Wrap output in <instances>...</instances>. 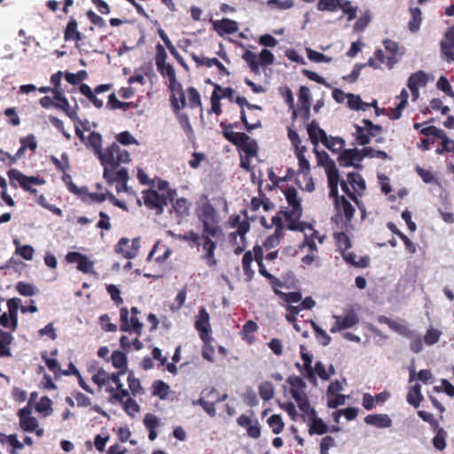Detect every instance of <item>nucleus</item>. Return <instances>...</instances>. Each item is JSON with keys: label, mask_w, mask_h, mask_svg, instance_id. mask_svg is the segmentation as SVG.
Masks as SVG:
<instances>
[{"label": "nucleus", "mask_w": 454, "mask_h": 454, "mask_svg": "<svg viewBox=\"0 0 454 454\" xmlns=\"http://www.w3.org/2000/svg\"><path fill=\"white\" fill-rule=\"evenodd\" d=\"M437 89L443 91L447 96L454 99V91L450 83L445 76H441L436 82Z\"/></svg>", "instance_id": "774afa93"}, {"label": "nucleus", "mask_w": 454, "mask_h": 454, "mask_svg": "<svg viewBox=\"0 0 454 454\" xmlns=\"http://www.w3.org/2000/svg\"><path fill=\"white\" fill-rule=\"evenodd\" d=\"M172 202V208L176 212V214L181 217L187 215L189 214L190 209V202L184 199L180 198L176 199V201Z\"/></svg>", "instance_id": "a19ab883"}, {"label": "nucleus", "mask_w": 454, "mask_h": 454, "mask_svg": "<svg viewBox=\"0 0 454 454\" xmlns=\"http://www.w3.org/2000/svg\"><path fill=\"white\" fill-rule=\"evenodd\" d=\"M106 106L110 109L115 110V109H122L127 110L131 106L130 102H121L120 101L114 93H112L108 96V101L106 104Z\"/></svg>", "instance_id": "4d7b16f0"}, {"label": "nucleus", "mask_w": 454, "mask_h": 454, "mask_svg": "<svg viewBox=\"0 0 454 454\" xmlns=\"http://www.w3.org/2000/svg\"><path fill=\"white\" fill-rule=\"evenodd\" d=\"M202 248L205 251V254L201 258L206 261L207 266L210 268L216 266L217 260L215 257L216 243L202 244Z\"/></svg>", "instance_id": "72a5a7b5"}, {"label": "nucleus", "mask_w": 454, "mask_h": 454, "mask_svg": "<svg viewBox=\"0 0 454 454\" xmlns=\"http://www.w3.org/2000/svg\"><path fill=\"white\" fill-rule=\"evenodd\" d=\"M380 322L387 324L391 330L404 337L412 338L414 336V332L405 325L400 324L385 317L380 319Z\"/></svg>", "instance_id": "393cba45"}, {"label": "nucleus", "mask_w": 454, "mask_h": 454, "mask_svg": "<svg viewBox=\"0 0 454 454\" xmlns=\"http://www.w3.org/2000/svg\"><path fill=\"white\" fill-rule=\"evenodd\" d=\"M335 323L330 329L332 333H335L337 332H340L345 329H348L357 325L359 322V317L355 310H348L345 316H334Z\"/></svg>", "instance_id": "9b49d317"}, {"label": "nucleus", "mask_w": 454, "mask_h": 454, "mask_svg": "<svg viewBox=\"0 0 454 454\" xmlns=\"http://www.w3.org/2000/svg\"><path fill=\"white\" fill-rule=\"evenodd\" d=\"M383 45L387 51L390 52L392 56L387 57V66L389 69H391L395 63V54L398 52L399 46L398 43L391 39H385L383 41Z\"/></svg>", "instance_id": "c9c22d12"}, {"label": "nucleus", "mask_w": 454, "mask_h": 454, "mask_svg": "<svg viewBox=\"0 0 454 454\" xmlns=\"http://www.w3.org/2000/svg\"><path fill=\"white\" fill-rule=\"evenodd\" d=\"M112 364L118 369L117 372L108 373L103 369H100L92 376V381L98 385L99 388L114 387L112 378L117 376L120 377L128 372V359L125 353L115 350L111 355Z\"/></svg>", "instance_id": "20e7f679"}, {"label": "nucleus", "mask_w": 454, "mask_h": 454, "mask_svg": "<svg viewBox=\"0 0 454 454\" xmlns=\"http://www.w3.org/2000/svg\"><path fill=\"white\" fill-rule=\"evenodd\" d=\"M176 195V190H170L168 193H160L158 191L149 189L142 192V199L149 210L154 211L155 215H160L169 201L174 200Z\"/></svg>", "instance_id": "423d86ee"}, {"label": "nucleus", "mask_w": 454, "mask_h": 454, "mask_svg": "<svg viewBox=\"0 0 454 454\" xmlns=\"http://www.w3.org/2000/svg\"><path fill=\"white\" fill-rule=\"evenodd\" d=\"M411 20L408 23V28L411 33L419 30L422 22V12L419 7H411L409 9Z\"/></svg>", "instance_id": "c85d7f7f"}, {"label": "nucleus", "mask_w": 454, "mask_h": 454, "mask_svg": "<svg viewBox=\"0 0 454 454\" xmlns=\"http://www.w3.org/2000/svg\"><path fill=\"white\" fill-rule=\"evenodd\" d=\"M277 295L285 302L288 303V305H291V303H297L302 299L301 292L298 291L290 293L279 292V294L277 293Z\"/></svg>", "instance_id": "0e129e2a"}, {"label": "nucleus", "mask_w": 454, "mask_h": 454, "mask_svg": "<svg viewBox=\"0 0 454 454\" xmlns=\"http://www.w3.org/2000/svg\"><path fill=\"white\" fill-rule=\"evenodd\" d=\"M224 138L236 145L239 151L245 153L247 158H253L257 155V142L246 133L228 132L224 134Z\"/></svg>", "instance_id": "0eeeda50"}, {"label": "nucleus", "mask_w": 454, "mask_h": 454, "mask_svg": "<svg viewBox=\"0 0 454 454\" xmlns=\"http://www.w3.org/2000/svg\"><path fill=\"white\" fill-rule=\"evenodd\" d=\"M129 243L130 240L128 238H121L115 247V252L121 254L127 259H132L136 257L140 247V240L139 239H134L131 241L130 248L126 249L125 247H129Z\"/></svg>", "instance_id": "2eb2a0df"}, {"label": "nucleus", "mask_w": 454, "mask_h": 454, "mask_svg": "<svg viewBox=\"0 0 454 454\" xmlns=\"http://www.w3.org/2000/svg\"><path fill=\"white\" fill-rule=\"evenodd\" d=\"M20 299L12 298L7 301L9 316L11 319V329L15 331L18 326V309L20 305Z\"/></svg>", "instance_id": "cd10ccee"}, {"label": "nucleus", "mask_w": 454, "mask_h": 454, "mask_svg": "<svg viewBox=\"0 0 454 454\" xmlns=\"http://www.w3.org/2000/svg\"><path fill=\"white\" fill-rule=\"evenodd\" d=\"M348 182L356 196H362L366 189L364 177L357 172H349L347 175Z\"/></svg>", "instance_id": "b1692460"}, {"label": "nucleus", "mask_w": 454, "mask_h": 454, "mask_svg": "<svg viewBox=\"0 0 454 454\" xmlns=\"http://www.w3.org/2000/svg\"><path fill=\"white\" fill-rule=\"evenodd\" d=\"M442 332L440 330L430 327L424 335L423 340L427 346H433L439 341Z\"/></svg>", "instance_id": "680f3d73"}, {"label": "nucleus", "mask_w": 454, "mask_h": 454, "mask_svg": "<svg viewBox=\"0 0 454 454\" xmlns=\"http://www.w3.org/2000/svg\"><path fill=\"white\" fill-rule=\"evenodd\" d=\"M327 182L329 198L333 199L338 215H344L347 221H351L356 210L344 196L339 195V171L335 169L333 166L327 169Z\"/></svg>", "instance_id": "7ed1b4c3"}, {"label": "nucleus", "mask_w": 454, "mask_h": 454, "mask_svg": "<svg viewBox=\"0 0 454 454\" xmlns=\"http://www.w3.org/2000/svg\"><path fill=\"white\" fill-rule=\"evenodd\" d=\"M364 422L367 425L373 426L377 428H388L392 427V419L387 414H369L365 416Z\"/></svg>", "instance_id": "aec40b11"}, {"label": "nucleus", "mask_w": 454, "mask_h": 454, "mask_svg": "<svg viewBox=\"0 0 454 454\" xmlns=\"http://www.w3.org/2000/svg\"><path fill=\"white\" fill-rule=\"evenodd\" d=\"M87 145H90L93 149L96 156L98 157L104 151L102 150L101 135L94 131L90 132V134L87 137Z\"/></svg>", "instance_id": "58836bf2"}, {"label": "nucleus", "mask_w": 454, "mask_h": 454, "mask_svg": "<svg viewBox=\"0 0 454 454\" xmlns=\"http://www.w3.org/2000/svg\"><path fill=\"white\" fill-rule=\"evenodd\" d=\"M168 89L171 92L169 100L172 109L175 113H178L186 106L185 92L179 82L168 85Z\"/></svg>", "instance_id": "ddd939ff"}, {"label": "nucleus", "mask_w": 454, "mask_h": 454, "mask_svg": "<svg viewBox=\"0 0 454 454\" xmlns=\"http://www.w3.org/2000/svg\"><path fill=\"white\" fill-rule=\"evenodd\" d=\"M263 248L264 247L262 246L255 245L252 250L253 258L258 264L259 273L263 270H266V266L263 263Z\"/></svg>", "instance_id": "bf43d9fd"}, {"label": "nucleus", "mask_w": 454, "mask_h": 454, "mask_svg": "<svg viewBox=\"0 0 454 454\" xmlns=\"http://www.w3.org/2000/svg\"><path fill=\"white\" fill-rule=\"evenodd\" d=\"M64 37L66 41L78 42L82 39L81 33L77 30V22L74 18L68 21Z\"/></svg>", "instance_id": "473e14b6"}, {"label": "nucleus", "mask_w": 454, "mask_h": 454, "mask_svg": "<svg viewBox=\"0 0 454 454\" xmlns=\"http://www.w3.org/2000/svg\"><path fill=\"white\" fill-rule=\"evenodd\" d=\"M239 426L247 428V435L253 439H258L261 436V426L255 419L254 422L250 417L241 414L237 419Z\"/></svg>", "instance_id": "f3484780"}, {"label": "nucleus", "mask_w": 454, "mask_h": 454, "mask_svg": "<svg viewBox=\"0 0 454 454\" xmlns=\"http://www.w3.org/2000/svg\"><path fill=\"white\" fill-rule=\"evenodd\" d=\"M210 22L212 23L214 30L220 36L234 34L239 30L238 22L227 18H223L221 20H211Z\"/></svg>", "instance_id": "dca6fc26"}, {"label": "nucleus", "mask_w": 454, "mask_h": 454, "mask_svg": "<svg viewBox=\"0 0 454 454\" xmlns=\"http://www.w3.org/2000/svg\"><path fill=\"white\" fill-rule=\"evenodd\" d=\"M195 329L199 332L200 339L203 342L207 343L210 340L209 332V315L205 308H201L196 317Z\"/></svg>", "instance_id": "4468645a"}, {"label": "nucleus", "mask_w": 454, "mask_h": 454, "mask_svg": "<svg viewBox=\"0 0 454 454\" xmlns=\"http://www.w3.org/2000/svg\"><path fill=\"white\" fill-rule=\"evenodd\" d=\"M288 384L291 386V395L294 396V394H301L306 387V383L299 376H290L287 379Z\"/></svg>", "instance_id": "49530a36"}, {"label": "nucleus", "mask_w": 454, "mask_h": 454, "mask_svg": "<svg viewBox=\"0 0 454 454\" xmlns=\"http://www.w3.org/2000/svg\"><path fill=\"white\" fill-rule=\"evenodd\" d=\"M271 225H274L275 231L273 234L267 237L262 243V247L266 250H270L271 248L278 247L280 244L285 234L284 231L286 227L283 220H281L280 215H274L271 218Z\"/></svg>", "instance_id": "1a4fd4ad"}, {"label": "nucleus", "mask_w": 454, "mask_h": 454, "mask_svg": "<svg viewBox=\"0 0 454 454\" xmlns=\"http://www.w3.org/2000/svg\"><path fill=\"white\" fill-rule=\"evenodd\" d=\"M284 194L291 208H283L279 210L276 215H280L281 220H286L287 230L304 231L309 225L305 222L300 221L302 215V207L301 200L298 196L297 190L294 186H289L286 189Z\"/></svg>", "instance_id": "f03ea898"}, {"label": "nucleus", "mask_w": 454, "mask_h": 454, "mask_svg": "<svg viewBox=\"0 0 454 454\" xmlns=\"http://www.w3.org/2000/svg\"><path fill=\"white\" fill-rule=\"evenodd\" d=\"M406 399L408 403L418 408L423 399L421 386L418 383L412 386L407 394Z\"/></svg>", "instance_id": "2f4dec72"}, {"label": "nucleus", "mask_w": 454, "mask_h": 454, "mask_svg": "<svg viewBox=\"0 0 454 454\" xmlns=\"http://www.w3.org/2000/svg\"><path fill=\"white\" fill-rule=\"evenodd\" d=\"M177 114L178 122L188 137L193 135V129L190 123L189 117L184 113H176Z\"/></svg>", "instance_id": "69168bd1"}, {"label": "nucleus", "mask_w": 454, "mask_h": 454, "mask_svg": "<svg viewBox=\"0 0 454 454\" xmlns=\"http://www.w3.org/2000/svg\"><path fill=\"white\" fill-rule=\"evenodd\" d=\"M301 357L303 361V369L305 371L306 379L314 385H317V377L312 368V356L309 355L304 346H301Z\"/></svg>", "instance_id": "5701e85b"}, {"label": "nucleus", "mask_w": 454, "mask_h": 454, "mask_svg": "<svg viewBox=\"0 0 454 454\" xmlns=\"http://www.w3.org/2000/svg\"><path fill=\"white\" fill-rule=\"evenodd\" d=\"M168 385L164 381L160 380H155L152 386L153 395L159 396L160 399H164L168 395Z\"/></svg>", "instance_id": "6e6d98bb"}, {"label": "nucleus", "mask_w": 454, "mask_h": 454, "mask_svg": "<svg viewBox=\"0 0 454 454\" xmlns=\"http://www.w3.org/2000/svg\"><path fill=\"white\" fill-rule=\"evenodd\" d=\"M112 380L114 386L106 388V391L110 394L109 402L121 404L125 412L129 416L134 417L140 411L139 404L129 396V391L124 388L123 384L121 382V380L117 379V376H114Z\"/></svg>", "instance_id": "39448f33"}, {"label": "nucleus", "mask_w": 454, "mask_h": 454, "mask_svg": "<svg viewBox=\"0 0 454 454\" xmlns=\"http://www.w3.org/2000/svg\"><path fill=\"white\" fill-rule=\"evenodd\" d=\"M310 323L315 332L316 338L319 340L320 344L323 346L329 345L332 339L326 332L319 327L313 320H311Z\"/></svg>", "instance_id": "13d9d810"}, {"label": "nucleus", "mask_w": 454, "mask_h": 454, "mask_svg": "<svg viewBox=\"0 0 454 454\" xmlns=\"http://www.w3.org/2000/svg\"><path fill=\"white\" fill-rule=\"evenodd\" d=\"M12 339L10 333L0 331V357L12 356L9 346Z\"/></svg>", "instance_id": "f704fd0d"}, {"label": "nucleus", "mask_w": 454, "mask_h": 454, "mask_svg": "<svg viewBox=\"0 0 454 454\" xmlns=\"http://www.w3.org/2000/svg\"><path fill=\"white\" fill-rule=\"evenodd\" d=\"M7 176L10 179V184L13 188H17L18 184L26 192L31 194H35L37 190L33 188L32 185H41L44 181L37 176H28L21 173L16 168H12L7 171Z\"/></svg>", "instance_id": "6e6552de"}, {"label": "nucleus", "mask_w": 454, "mask_h": 454, "mask_svg": "<svg viewBox=\"0 0 454 454\" xmlns=\"http://www.w3.org/2000/svg\"><path fill=\"white\" fill-rule=\"evenodd\" d=\"M260 397L264 401H269L274 396V387L270 381H264L259 386Z\"/></svg>", "instance_id": "864d4df0"}, {"label": "nucleus", "mask_w": 454, "mask_h": 454, "mask_svg": "<svg viewBox=\"0 0 454 454\" xmlns=\"http://www.w3.org/2000/svg\"><path fill=\"white\" fill-rule=\"evenodd\" d=\"M447 432L443 428H440L435 433L432 442L433 446L438 450H443L446 448Z\"/></svg>", "instance_id": "3c124183"}, {"label": "nucleus", "mask_w": 454, "mask_h": 454, "mask_svg": "<svg viewBox=\"0 0 454 454\" xmlns=\"http://www.w3.org/2000/svg\"><path fill=\"white\" fill-rule=\"evenodd\" d=\"M344 261L356 268H367L371 259L368 255L361 256L358 260L355 253L348 252L342 254Z\"/></svg>", "instance_id": "a878e982"}, {"label": "nucleus", "mask_w": 454, "mask_h": 454, "mask_svg": "<svg viewBox=\"0 0 454 454\" xmlns=\"http://www.w3.org/2000/svg\"><path fill=\"white\" fill-rule=\"evenodd\" d=\"M157 70L163 77H168L169 81V85H172L177 82L176 71L173 66L169 63H165L160 67H157Z\"/></svg>", "instance_id": "09e8293b"}, {"label": "nucleus", "mask_w": 454, "mask_h": 454, "mask_svg": "<svg viewBox=\"0 0 454 454\" xmlns=\"http://www.w3.org/2000/svg\"><path fill=\"white\" fill-rule=\"evenodd\" d=\"M129 389L133 396L141 395L145 394V389L141 385L140 380L135 377L133 371H129L127 378Z\"/></svg>", "instance_id": "c756f323"}, {"label": "nucleus", "mask_w": 454, "mask_h": 454, "mask_svg": "<svg viewBox=\"0 0 454 454\" xmlns=\"http://www.w3.org/2000/svg\"><path fill=\"white\" fill-rule=\"evenodd\" d=\"M306 151L305 146H301L299 151L295 152L296 157L299 161V173L303 174L304 176H309L310 173V165L309 160L306 159L304 153Z\"/></svg>", "instance_id": "e433bc0d"}, {"label": "nucleus", "mask_w": 454, "mask_h": 454, "mask_svg": "<svg viewBox=\"0 0 454 454\" xmlns=\"http://www.w3.org/2000/svg\"><path fill=\"white\" fill-rule=\"evenodd\" d=\"M400 98L399 104L392 110L391 115L389 116L392 120H398L402 116L403 110L406 107L408 103V92L405 89H403L400 95L397 97Z\"/></svg>", "instance_id": "7c9ffc66"}, {"label": "nucleus", "mask_w": 454, "mask_h": 454, "mask_svg": "<svg viewBox=\"0 0 454 454\" xmlns=\"http://www.w3.org/2000/svg\"><path fill=\"white\" fill-rule=\"evenodd\" d=\"M234 101L241 108V110H240V120H241V122L243 123L245 129L247 131H251V130L258 129V128H260L262 126V122H261V121L259 119H257L256 121L254 122V123H249L248 122L247 115H246V112H245V109H244L245 106L247 107L248 101L247 100V98L245 97L238 96V97H236Z\"/></svg>", "instance_id": "4be33fe9"}, {"label": "nucleus", "mask_w": 454, "mask_h": 454, "mask_svg": "<svg viewBox=\"0 0 454 454\" xmlns=\"http://www.w3.org/2000/svg\"><path fill=\"white\" fill-rule=\"evenodd\" d=\"M268 425L275 434H280L285 427L283 419L279 414H273L268 419Z\"/></svg>", "instance_id": "8fccbe9b"}, {"label": "nucleus", "mask_w": 454, "mask_h": 454, "mask_svg": "<svg viewBox=\"0 0 454 454\" xmlns=\"http://www.w3.org/2000/svg\"><path fill=\"white\" fill-rule=\"evenodd\" d=\"M199 219L202 222L206 231H208V226H218L217 212L213 205L207 201L203 203L198 209Z\"/></svg>", "instance_id": "f8f14e48"}, {"label": "nucleus", "mask_w": 454, "mask_h": 454, "mask_svg": "<svg viewBox=\"0 0 454 454\" xmlns=\"http://www.w3.org/2000/svg\"><path fill=\"white\" fill-rule=\"evenodd\" d=\"M356 154V149H346L343 150L339 157L338 162L341 167H350L354 166L356 168H362L360 164H354L355 155Z\"/></svg>", "instance_id": "bb28decb"}, {"label": "nucleus", "mask_w": 454, "mask_h": 454, "mask_svg": "<svg viewBox=\"0 0 454 454\" xmlns=\"http://www.w3.org/2000/svg\"><path fill=\"white\" fill-rule=\"evenodd\" d=\"M20 427L25 432H34L38 427L36 418L31 416V411L26 408L20 409L18 412Z\"/></svg>", "instance_id": "a211bd4d"}, {"label": "nucleus", "mask_w": 454, "mask_h": 454, "mask_svg": "<svg viewBox=\"0 0 454 454\" xmlns=\"http://www.w3.org/2000/svg\"><path fill=\"white\" fill-rule=\"evenodd\" d=\"M389 395V393L387 391L379 393L375 396L369 393H364L362 398L363 407L367 411H371L375 407L376 404H381L385 403L388 399Z\"/></svg>", "instance_id": "6ab92c4d"}, {"label": "nucleus", "mask_w": 454, "mask_h": 454, "mask_svg": "<svg viewBox=\"0 0 454 454\" xmlns=\"http://www.w3.org/2000/svg\"><path fill=\"white\" fill-rule=\"evenodd\" d=\"M189 106L191 108L201 107V98L199 91L194 87H189L186 90Z\"/></svg>", "instance_id": "5fc2aeb1"}, {"label": "nucleus", "mask_w": 454, "mask_h": 454, "mask_svg": "<svg viewBox=\"0 0 454 454\" xmlns=\"http://www.w3.org/2000/svg\"><path fill=\"white\" fill-rule=\"evenodd\" d=\"M321 143L333 153L340 152L345 145V141L341 137L328 136L326 140H323Z\"/></svg>", "instance_id": "79ce46f5"}, {"label": "nucleus", "mask_w": 454, "mask_h": 454, "mask_svg": "<svg viewBox=\"0 0 454 454\" xmlns=\"http://www.w3.org/2000/svg\"><path fill=\"white\" fill-rule=\"evenodd\" d=\"M327 425L321 419L316 417V414L312 415L311 423L309 428V434H324L327 433Z\"/></svg>", "instance_id": "ea45409f"}, {"label": "nucleus", "mask_w": 454, "mask_h": 454, "mask_svg": "<svg viewBox=\"0 0 454 454\" xmlns=\"http://www.w3.org/2000/svg\"><path fill=\"white\" fill-rule=\"evenodd\" d=\"M427 74L423 71H418L411 74L407 82V86L408 88H412L415 85L416 88L419 89V87L427 84Z\"/></svg>", "instance_id": "c03bdc74"}, {"label": "nucleus", "mask_w": 454, "mask_h": 454, "mask_svg": "<svg viewBox=\"0 0 454 454\" xmlns=\"http://www.w3.org/2000/svg\"><path fill=\"white\" fill-rule=\"evenodd\" d=\"M260 274L270 281L271 288L273 289L276 295L277 293L279 294V292H281L278 288L283 287L284 283L279 278L270 273L267 269L263 270L262 272H260Z\"/></svg>", "instance_id": "052dcab7"}, {"label": "nucleus", "mask_w": 454, "mask_h": 454, "mask_svg": "<svg viewBox=\"0 0 454 454\" xmlns=\"http://www.w3.org/2000/svg\"><path fill=\"white\" fill-rule=\"evenodd\" d=\"M340 0H318L317 9L319 12H334L339 10Z\"/></svg>", "instance_id": "de8ad7c7"}, {"label": "nucleus", "mask_w": 454, "mask_h": 454, "mask_svg": "<svg viewBox=\"0 0 454 454\" xmlns=\"http://www.w3.org/2000/svg\"><path fill=\"white\" fill-rule=\"evenodd\" d=\"M340 8L348 16V20H353L356 17L357 7L351 5L348 0H340Z\"/></svg>", "instance_id": "e2e57ef3"}, {"label": "nucleus", "mask_w": 454, "mask_h": 454, "mask_svg": "<svg viewBox=\"0 0 454 454\" xmlns=\"http://www.w3.org/2000/svg\"><path fill=\"white\" fill-rule=\"evenodd\" d=\"M222 90V86L219 84H214V91L211 95V111L215 113L216 115L221 114L222 107L220 100L222 99V96L219 94V90Z\"/></svg>", "instance_id": "37998d69"}, {"label": "nucleus", "mask_w": 454, "mask_h": 454, "mask_svg": "<svg viewBox=\"0 0 454 454\" xmlns=\"http://www.w3.org/2000/svg\"><path fill=\"white\" fill-rule=\"evenodd\" d=\"M307 131L309 139L314 145H317L319 141L322 142L323 140H326V132L319 127L318 122L316 120H312L307 124Z\"/></svg>", "instance_id": "412c9836"}, {"label": "nucleus", "mask_w": 454, "mask_h": 454, "mask_svg": "<svg viewBox=\"0 0 454 454\" xmlns=\"http://www.w3.org/2000/svg\"><path fill=\"white\" fill-rule=\"evenodd\" d=\"M16 290L23 296H33L35 294V287L32 284L23 281L17 283Z\"/></svg>", "instance_id": "338daca9"}, {"label": "nucleus", "mask_w": 454, "mask_h": 454, "mask_svg": "<svg viewBox=\"0 0 454 454\" xmlns=\"http://www.w3.org/2000/svg\"><path fill=\"white\" fill-rule=\"evenodd\" d=\"M104 167V178L107 184L116 185L117 192H127L128 170L120 167L121 163L130 161L129 153L121 149L116 143L107 146L98 157Z\"/></svg>", "instance_id": "f257e3e1"}, {"label": "nucleus", "mask_w": 454, "mask_h": 454, "mask_svg": "<svg viewBox=\"0 0 454 454\" xmlns=\"http://www.w3.org/2000/svg\"><path fill=\"white\" fill-rule=\"evenodd\" d=\"M120 330L121 332L133 331L137 336L142 334L143 324L136 315L131 316L129 319V310L125 307L120 309Z\"/></svg>", "instance_id": "9d476101"}, {"label": "nucleus", "mask_w": 454, "mask_h": 454, "mask_svg": "<svg viewBox=\"0 0 454 454\" xmlns=\"http://www.w3.org/2000/svg\"><path fill=\"white\" fill-rule=\"evenodd\" d=\"M66 260L68 263H77V270L85 273V255L78 252H69Z\"/></svg>", "instance_id": "a18cd8bd"}, {"label": "nucleus", "mask_w": 454, "mask_h": 454, "mask_svg": "<svg viewBox=\"0 0 454 454\" xmlns=\"http://www.w3.org/2000/svg\"><path fill=\"white\" fill-rule=\"evenodd\" d=\"M242 58L248 64V66L250 67V69L254 74L259 73L260 68H259L258 56L254 52H253L251 51H246L243 53Z\"/></svg>", "instance_id": "603ef678"}, {"label": "nucleus", "mask_w": 454, "mask_h": 454, "mask_svg": "<svg viewBox=\"0 0 454 454\" xmlns=\"http://www.w3.org/2000/svg\"><path fill=\"white\" fill-rule=\"evenodd\" d=\"M293 398L297 403L299 409L305 414L315 415L316 411L310 407L307 395L304 393L294 394Z\"/></svg>", "instance_id": "4c0bfd02"}]
</instances>
